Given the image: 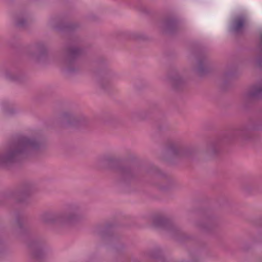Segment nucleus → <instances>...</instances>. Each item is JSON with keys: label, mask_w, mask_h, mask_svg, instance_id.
<instances>
[{"label": "nucleus", "mask_w": 262, "mask_h": 262, "mask_svg": "<svg viewBox=\"0 0 262 262\" xmlns=\"http://www.w3.org/2000/svg\"><path fill=\"white\" fill-rule=\"evenodd\" d=\"M42 147V144L34 138L18 137L0 154V166L14 163L20 157L35 154Z\"/></svg>", "instance_id": "1"}, {"label": "nucleus", "mask_w": 262, "mask_h": 262, "mask_svg": "<svg viewBox=\"0 0 262 262\" xmlns=\"http://www.w3.org/2000/svg\"><path fill=\"white\" fill-rule=\"evenodd\" d=\"M80 207L77 205H69L63 211H48L40 216V221L46 224L56 225L59 227H68L79 218Z\"/></svg>", "instance_id": "2"}, {"label": "nucleus", "mask_w": 262, "mask_h": 262, "mask_svg": "<svg viewBox=\"0 0 262 262\" xmlns=\"http://www.w3.org/2000/svg\"><path fill=\"white\" fill-rule=\"evenodd\" d=\"M79 41V38H73L67 49L66 58L61 63V68L68 74H73L79 70L76 61L83 53V50L77 46Z\"/></svg>", "instance_id": "3"}, {"label": "nucleus", "mask_w": 262, "mask_h": 262, "mask_svg": "<svg viewBox=\"0 0 262 262\" xmlns=\"http://www.w3.org/2000/svg\"><path fill=\"white\" fill-rule=\"evenodd\" d=\"M94 234L99 236L107 244L114 242L115 239V220L114 219L106 220L103 225H98L93 229Z\"/></svg>", "instance_id": "4"}, {"label": "nucleus", "mask_w": 262, "mask_h": 262, "mask_svg": "<svg viewBox=\"0 0 262 262\" xmlns=\"http://www.w3.org/2000/svg\"><path fill=\"white\" fill-rule=\"evenodd\" d=\"M94 167L100 171L110 172L115 170V151L106 150L98 156L94 163Z\"/></svg>", "instance_id": "5"}, {"label": "nucleus", "mask_w": 262, "mask_h": 262, "mask_svg": "<svg viewBox=\"0 0 262 262\" xmlns=\"http://www.w3.org/2000/svg\"><path fill=\"white\" fill-rule=\"evenodd\" d=\"M45 241L41 238L31 240L28 246L30 250L32 262H42L46 256L44 250Z\"/></svg>", "instance_id": "6"}, {"label": "nucleus", "mask_w": 262, "mask_h": 262, "mask_svg": "<svg viewBox=\"0 0 262 262\" xmlns=\"http://www.w3.org/2000/svg\"><path fill=\"white\" fill-rule=\"evenodd\" d=\"M62 123L67 126H85L89 123V119L84 115L75 116L69 112H63L60 116Z\"/></svg>", "instance_id": "7"}, {"label": "nucleus", "mask_w": 262, "mask_h": 262, "mask_svg": "<svg viewBox=\"0 0 262 262\" xmlns=\"http://www.w3.org/2000/svg\"><path fill=\"white\" fill-rule=\"evenodd\" d=\"M51 26L54 29L61 31L71 32L75 30L80 27L77 23H67L62 19L55 18L50 21Z\"/></svg>", "instance_id": "8"}, {"label": "nucleus", "mask_w": 262, "mask_h": 262, "mask_svg": "<svg viewBox=\"0 0 262 262\" xmlns=\"http://www.w3.org/2000/svg\"><path fill=\"white\" fill-rule=\"evenodd\" d=\"M33 187L31 183H24L19 190L13 193V197L18 202L24 203L31 194Z\"/></svg>", "instance_id": "9"}, {"label": "nucleus", "mask_w": 262, "mask_h": 262, "mask_svg": "<svg viewBox=\"0 0 262 262\" xmlns=\"http://www.w3.org/2000/svg\"><path fill=\"white\" fill-rule=\"evenodd\" d=\"M247 23V19L245 15L237 16L232 20L230 30L234 34H241L244 33Z\"/></svg>", "instance_id": "10"}, {"label": "nucleus", "mask_w": 262, "mask_h": 262, "mask_svg": "<svg viewBox=\"0 0 262 262\" xmlns=\"http://www.w3.org/2000/svg\"><path fill=\"white\" fill-rule=\"evenodd\" d=\"M99 84L100 88L105 91H108L112 87L113 80L108 71L105 70L102 72Z\"/></svg>", "instance_id": "11"}, {"label": "nucleus", "mask_w": 262, "mask_h": 262, "mask_svg": "<svg viewBox=\"0 0 262 262\" xmlns=\"http://www.w3.org/2000/svg\"><path fill=\"white\" fill-rule=\"evenodd\" d=\"M179 27V23L176 19H170L167 20L164 23V29L168 32H173Z\"/></svg>", "instance_id": "12"}, {"label": "nucleus", "mask_w": 262, "mask_h": 262, "mask_svg": "<svg viewBox=\"0 0 262 262\" xmlns=\"http://www.w3.org/2000/svg\"><path fill=\"white\" fill-rule=\"evenodd\" d=\"M262 93V85H255L252 87L247 94L249 98H254L259 97Z\"/></svg>", "instance_id": "13"}, {"label": "nucleus", "mask_w": 262, "mask_h": 262, "mask_svg": "<svg viewBox=\"0 0 262 262\" xmlns=\"http://www.w3.org/2000/svg\"><path fill=\"white\" fill-rule=\"evenodd\" d=\"M235 134L239 136L242 141L248 140L251 137V133L249 129L244 127H242L239 129L237 130Z\"/></svg>", "instance_id": "14"}, {"label": "nucleus", "mask_w": 262, "mask_h": 262, "mask_svg": "<svg viewBox=\"0 0 262 262\" xmlns=\"http://www.w3.org/2000/svg\"><path fill=\"white\" fill-rule=\"evenodd\" d=\"M34 49L38 52L39 56L45 55L47 53V48L44 43L39 42L34 46Z\"/></svg>", "instance_id": "15"}, {"label": "nucleus", "mask_w": 262, "mask_h": 262, "mask_svg": "<svg viewBox=\"0 0 262 262\" xmlns=\"http://www.w3.org/2000/svg\"><path fill=\"white\" fill-rule=\"evenodd\" d=\"M27 221V217L23 214H17L16 216V223L21 230L24 229L23 225L25 224Z\"/></svg>", "instance_id": "16"}, {"label": "nucleus", "mask_w": 262, "mask_h": 262, "mask_svg": "<svg viewBox=\"0 0 262 262\" xmlns=\"http://www.w3.org/2000/svg\"><path fill=\"white\" fill-rule=\"evenodd\" d=\"M168 155L171 156H180L181 155V150L174 144L170 145L168 149Z\"/></svg>", "instance_id": "17"}, {"label": "nucleus", "mask_w": 262, "mask_h": 262, "mask_svg": "<svg viewBox=\"0 0 262 262\" xmlns=\"http://www.w3.org/2000/svg\"><path fill=\"white\" fill-rule=\"evenodd\" d=\"M259 52V57L257 60L258 66H262V32L260 34V41L257 47Z\"/></svg>", "instance_id": "18"}, {"label": "nucleus", "mask_w": 262, "mask_h": 262, "mask_svg": "<svg viewBox=\"0 0 262 262\" xmlns=\"http://www.w3.org/2000/svg\"><path fill=\"white\" fill-rule=\"evenodd\" d=\"M171 83L174 88L178 89L179 88V86L182 85L184 82L183 80L181 77L177 76L172 78L171 80Z\"/></svg>", "instance_id": "19"}, {"label": "nucleus", "mask_w": 262, "mask_h": 262, "mask_svg": "<svg viewBox=\"0 0 262 262\" xmlns=\"http://www.w3.org/2000/svg\"><path fill=\"white\" fill-rule=\"evenodd\" d=\"M16 26L20 28H25L27 26L28 23L26 19L23 17H18L16 19Z\"/></svg>", "instance_id": "20"}, {"label": "nucleus", "mask_w": 262, "mask_h": 262, "mask_svg": "<svg viewBox=\"0 0 262 262\" xmlns=\"http://www.w3.org/2000/svg\"><path fill=\"white\" fill-rule=\"evenodd\" d=\"M166 223V221L162 217H156L154 220L153 225L155 227L163 226Z\"/></svg>", "instance_id": "21"}, {"label": "nucleus", "mask_w": 262, "mask_h": 262, "mask_svg": "<svg viewBox=\"0 0 262 262\" xmlns=\"http://www.w3.org/2000/svg\"><path fill=\"white\" fill-rule=\"evenodd\" d=\"M204 70L205 69H204V68L203 67V62L202 61H200L199 62V67L197 69V71H198V73L200 75H202V74H203Z\"/></svg>", "instance_id": "22"}, {"label": "nucleus", "mask_w": 262, "mask_h": 262, "mask_svg": "<svg viewBox=\"0 0 262 262\" xmlns=\"http://www.w3.org/2000/svg\"><path fill=\"white\" fill-rule=\"evenodd\" d=\"M7 77H8L9 79H11V80H17V79H18V78H17V77H16V76H15V77H12V76H11L9 73H7Z\"/></svg>", "instance_id": "23"}, {"label": "nucleus", "mask_w": 262, "mask_h": 262, "mask_svg": "<svg viewBox=\"0 0 262 262\" xmlns=\"http://www.w3.org/2000/svg\"><path fill=\"white\" fill-rule=\"evenodd\" d=\"M212 153H214V152H215V151H213V150H212Z\"/></svg>", "instance_id": "24"}]
</instances>
